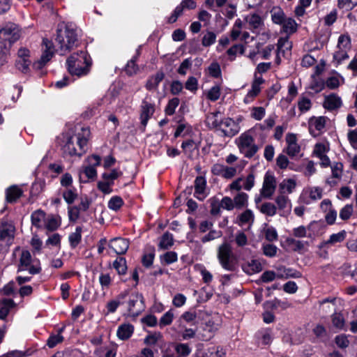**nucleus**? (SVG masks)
Masks as SVG:
<instances>
[{
    "mask_svg": "<svg viewBox=\"0 0 357 357\" xmlns=\"http://www.w3.org/2000/svg\"><path fill=\"white\" fill-rule=\"evenodd\" d=\"M276 189V179L269 172H266L263 181L262 188L260 190V195L263 198L270 199L275 193Z\"/></svg>",
    "mask_w": 357,
    "mask_h": 357,
    "instance_id": "obj_10",
    "label": "nucleus"
},
{
    "mask_svg": "<svg viewBox=\"0 0 357 357\" xmlns=\"http://www.w3.org/2000/svg\"><path fill=\"white\" fill-rule=\"evenodd\" d=\"M192 64V62L190 58L184 59L177 70L178 73L181 75H185L187 71L191 68Z\"/></svg>",
    "mask_w": 357,
    "mask_h": 357,
    "instance_id": "obj_60",
    "label": "nucleus"
},
{
    "mask_svg": "<svg viewBox=\"0 0 357 357\" xmlns=\"http://www.w3.org/2000/svg\"><path fill=\"white\" fill-rule=\"evenodd\" d=\"M89 133L88 128H83L82 132L68 138L63 147L64 152L70 155L81 156L86 151Z\"/></svg>",
    "mask_w": 357,
    "mask_h": 357,
    "instance_id": "obj_3",
    "label": "nucleus"
},
{
    "mask_svg": "<svg viewBox=\"0 0 357 357\" xmlns=\"http://www.w3.org/2000/svg\"><path fill=\"white\" fill-rule=\"evenodd\" d=\"M245 20L248 25V29L252 33H258L261 28L264 26V20L262 17L255 13H250L246 15Z\"/></svg>",
    "mask_w": 357,
    "mask_h": 357,
    "instance_id": "obj_13",
    "label": "nucleus"
},
{
    "mask_svg": "<svg viewBox=\"0 0 357 357\" xmlns=\"http://www.w3.org/2000/svg\"><path fill=\"white\" fill-rule=\"evenodd\" d=\"M122 293H127L125 300L127 303V310L128 315L132 317H137L145 309V305L143 296L138 292H130L124 291Z\"/></svg>",
    "mask_w": 357,
    "mask_h": 357,
    "instance_id": "obj_7",
    "label": "nucleus"
},
{
    "mask_svg": "<svg viewBox=\"0 0 357 357\" xmlns=\"http://www.w3.org/2000/svg\"><path fill=\"white\" fill-rule=\"evenodd\" d=\"M296 183L294 179H291V178L284 179L279 185L280 193L284 194V190H286V191L290 194L293 192V190L296 188Z\"/></svg>",
    "mask_w": 357,
    "mask_h": 357,
    "instance_id": "obj_38",
    "label": "nucleus"
},
{
    "mask_svg": "<svg viewBox=\"0 0 357 357\" xmlns=\"http://www.w3.org/2000/svg\"><path fill=\"white\" fill-rule=\"evenodd\" d=\"M265 238L267 241L272 242L278 240V235L276 229L273 227H269L264 230Z\"/></svg>",
    "mask_w": 357,
    "mask_h": 357,
    "instance_id": "obj_62",
    "label": "nucleus"
},
{
    "mask_svg": "<svg viewBox=\"0 0 357 357\" xmlns=\"http://www.w3.org/2000/svg\"><path fill=\"white\" fill-rule=\"evenodd\" d=\"M31 61L29 59H17L16 60V68L23 73H27L29 70V66Z\"/></svg>",
    "mask_w": 357,
    "mask_h": 357,
    "instance_id": "obj_47",
    "label": "nucleus"
},
{
    "mask_svg": "<svg viewBox=\"0 0 357 357\" xmlns=\"http://www.w3.org/2000/svg\"><path fill=\"white\" fill-rule=\"evenodd\" d=\"M234 207L241 209L248 205V195L245 192H238L233 199Z\"/></svg>",
    "mask_w": 357,
    "mask_h": 357,
    "instance_id": "obj_29",
    "label": "nucleus"
},
{
    "mask_svg": "<svg viewBox=\"0 0 357 357\" xmlns=\"http://www.w3.org/2000/svg\"><path fill=\"white\" fill-rule=\"evenodd\" d=\"M165 74L162 71H158L156 74L151 77L146 82V88L149 91L157 89L160 82L164 79Z\"/></svg>",
    "mask_w": 357,
    "mask_h": 357,
    "instance_id": "obj_24",
    "label": "nucleus"
},
{
    "mask_svg": "<svg viewBox=\"0 0 357 357\" xmlns=\"http://www.w3.org/2000/svg\"><path fill=\"white\" fill-rule=\"evenodd\" d=\"M43 43L45 45V50L43 52L40 59L33 64V68L37 70L41 69L54 55L51 42L47 39H43Z\"/></svg>",
    "mask_w": 357,
    "mask_h": 357,
    "instance_id": "obj_11",
    "label": "nucleus"
},
{
    "mask_svg": "<svg viewBox=\"0 0 357 357\" xmlns=\"http://www.w3.org/2000/svg\"><path fill=\"white\" fill-rule=\"evenodd\" d=\"M216 34L213 31H207L203 36L202 44L204 47H208L215 43Z\"/></svg>",
    "mask_w": 357,
    "mask_h": 357,
    "instance_id": "obj_49",
    "label": "nucleus"
},
{
    "mask_svg": "<svg viewBox=\"0 0 357 357\" xmlns=\"http://www.w3.org/2000/svg\"><path fill=\"white\" fill-rule=\"evenodd\" d=\"M174 245V238L173 235L166 231L164 233V234L162 236L161 239L159 243V247L162 250H167L170 248Z\"/></svg>",
    "mask_w": 357,
    "mask_h": 357,
    "instance_id": "obj_33",
    "label": "nucleus"
},
{
    "mask_svg": "<svg viewBox=\"0 0 357 357\" xmlns=\"http://www.w3.org/2000/svg\"><path fill=\"white\" fill-rule=\"evenodd\" d=\"M174 318V313L172 310L167 311L165 313L159 321V326L160 328H162L165 326L170 325L172 322Z\"/></svg>",
    "mask_w": 357,
    "mask_h": 357,
    "instance_id": "obj_55",
    "label": "nucleus"
},
{
    "mask_svg": "<svg viewBox=\"0 0 357 357\" xmlns=\"http://www.w3.org/2000/svg\"><path fill=\"white\" fill-rule=\"evenodd\" d=\"M82 227H77L75 231L71 233L68 236L70 246L71 248H75L82 240Z\"/></svg>",
    "mask_w": 357,
    "mask_h": 357,
    "instance_id": "obj_30",
    "label": "nucleus"
},
{
    "mask_svg": "<svg viewBox=\"0 0 357 357\" xmlns=\"http://www.w3.org/2000/svg\"><path fill=\"white\" fill-rule=\"evenodd\" d=\"M63 331V328H61L59 333L56 335H52L49 337L47 341V345L50 348H53L58 344L61 343L63 340V337L61 335V332Z\"/></svg>",
    "mask_w": 357,
    "mask_h": 357,
    "instance_id": "obj_44",
    "label": "nucleus"
},
{
    "mask_svg": "<svg viewBox=\"0 0 357 357\" xmlns=\"http://www.w3.org/2000/svg\"><path fill=\"white\" fill-rule=\"evenodd\" d=\"M279 271H281V273L284 275V278H299L301 277V273L297 271H293L291 268H286L284 266L279 267L278 268Z\"/></svg>",
    "mask_w": 357,
    "mask_h": 357,
    "instance_id": "obj_53",
    "label": "nucleus"
},
{
    "mask_svg": "<svg viewBox=\"0 0 357 357\" xmlns=\"http://www.w3.org/2000/svg\"><path fill=\"white\" fill-rule=\"evenodd\" d=\"M129 241L123 238L116 237L111 239L108 243L109 248L116 255H124L129 248Z\"/></svg>",
    "mask_w": 357,
    "mask_h": 357,
    "instance_id": "obj_12",
    "label": "nucleus"
},
{
    "mask_svg": "<svg viewBox=\"0 0 357 357\" xmlns=\"http://www.w3.org/2000/svg\"><path fill=\"white\" fill-rule=\"evenodd\" d=\"M218 130L224 136L232 137L240 132L241 128L238 123L228 117L220 120Z\"/></svg>",
    "mask_w": 357,
    "mask_h": 357,
    "instance_id": "obj_9",
    "label": "nucleus"
},
{
    "mask_svg": "<svg viewBox=\"0 0 357 357\" xmlns=\"http://www.w3.org/2000/svg\"><path fill=\"white\" fill-rule=\"evenodd\" d=\"M20 38V31L14 24H6L0 30V57L6 55L11 45Z\"/></svg>",
    "mask_w": 357,
    "mask_h": 357,
    "instance_id": "obj_4",
    "label": "nucleus"
},
{
    "mask_svg": "<svg viewBox=\"0 0 357 357\" xmlns=\"http://www.w3.org/2000/svg\"><path fill=\"white\" fill-rule=\"evenodd\" d=\"M123 204L121 197L114 196L112 197L108 202V208L113 211H118Z\"/></svg>",
    "mask_w": 357,
    "mask_h": 357,
    "instance_id": "obj_52",
    "label": "nucleus"
},
{
    "mask_svg": "<svg viewBox=\"0 0 357 357\" xmlns=\"http://www.w3.org/2000/svg\"><path fill=\"white\" fill-rule=\"evenodd\" d=\"M208 202L210 203V213L213 216L220 215L221 212V204L219 199L215 197L208 199Z\"/></svg>",
    "mask_w": 357,
    "mask_h": 357,
    "instance_id": "obj_43",
    "label": "nucleus"
},
{
    "mask_svg": "<svg viewBox=\"0 0 357 357\" xmlns=\"http://www.w3.org/2000/svg\"><path fill=\"white\" fill-rule=\"evenodd\" d=\"M161 259L164 261L167 264H170L177 261L178 255L176 252L174 251H169L167 252L162 256H161Z\"/></svg>",
    "mask_w": 357,
    "mask_h": 357,
    "instance_id": "obj_63",
    "label": "nucleus"
},
{
    "mask_svg": "<svg viewBox=\"0 0 357 357\" xmlns=\"http://www.w3.org/2000/svg\"><path fill=\"white\" fill-rule=\"evenodd\" d=\"M275 202L277 204V210L284 211L287 207L290 209L291 201L287 196L280 193L275 199Z\"/></svg>",
    "mask_w": 357,
    "mask_h": 357,
    "instance_id": "obj_28",
    "label": "nucleus"
},
{
    "mask_svg": "<svg viewBox=\"0 0 357 357\" xmlns=\"http://www.w3.org/2000/svg\"><path fill=\"white\" fill-rule=\"evenodd\" d=\"M99 282L102 289H107L112 284V278L109 273H102L99 276Z\"/></svg>",
    "mask_w": 357,
    "mask_h": 357,
    "instance_id": "obj_58",
    "label": "nucleus"
},
{
    "mask_svg": "<svg viewBox=\"0 0 357 357\" xmlns=\"http://www.w3.org/2000/svg\"><path fill=\"white\" fill-rule=\"evenodd\" d=\"M342 105V100L340 96L335 93H331L326 96L323 103V107L329 111L340 108Z\"/></svg>",
    "mask_w": 357,
    "mask_h": 357,
    "instance_id": "obj_16",
    "label": "nucleus"
},
{
    "mask_svg": "<svg viewBox=\"0 0 357 357\" xmlns=\"http://www.w3.org/2000/svg\"><path fill=\"white\" fill-rule=\"evenodd\" d=\"M241 267L243 271L248 275H253L262 270L261 262L257 259L246 261L242 264Z\"/></svg>",
    "mask_w": 357,
    "mask_h": 357,
    "instance_id": "obj_19",
    "label": "nucleus"
},
{
    "mask_svg": "<svg viewBox=\"0 0 357 357\" xmlns=\"http://www.w3.org/2000/svg\"><path fill=\"white\" fill-rule=\"evenodd\" d=\"M285 241L289 246H293L292 250L295 252H300L304 249L305 245H308L307 241L296 240L291 237L287 238Z\"/></svg>",
    "mask_w": 357,
    "mask_h": 357,
    "instance_id": "obj_34",
    "label": "nucleus"
},
{
    "mask_svg": "<svg viewBox=\"0 0 357 357\" xmlns=\"http://www.w3.org/2000/svg\"><path fill=\"white\" fill-rule=\"evenodd\" d=\"M257 208L261 213L267 216L272 217L277 213V206L271 202H264L260 206H257Z\"/></svg>",
    "mask_w": 357,
    "mask_h": 357,
    "instance_id": "obj_26",
    "label": "nucleus"
},
{
    "mask_svg": "<svg viewBox=\"0 0 357 357\" xmlns=\"http://www.w3.org/2000/svg\"><path fill=\"white\" fill-rule=\"evenodd\" d=\"M94 354L96 357H115L116 352L112 349L107 347H100L95 349Z\"/></svg>",
    "mask_w": 357,
    "mask_h": 357,
    "instance_id": "obj_41",
    "label": "nucleus"
},
{
    "mask_svg": "<svg viewBox=\"0 0 357 357\" xmlns=\"http://www.w3.org/2000/svg\"><path fill=\"white\" fill-rule=\"evenodd\" d=\"M155 111L154 105L146 100L142 104V112L140 115L141 123L145 128L149 119L153 114Z\"/></svg>",
    "mask_w": 357,
    "mask_h": 357,
    "instance_id": "obj_17",
    "label": "nucleus"
},
{
    "mask_svg": "<svg viewBox=\"0 0 357 357\" xmlns=\"http://www.w3.org/2000/svg\"><path fill=\"white\" fill-rule=\"evenodd\" d=\"M276 278H283L284 275L281 273V272L278 274H276L274 271H266L262 273L261 275V280L264 282H269L274 280Z\"/></svg>",
    "mask_w": 357,
    "mask_h": 357,
    "instance_id": "obj_48",
    "label": "nucleus"
},
{
    "mask_svg": "<svg viewBox=\"0 0 357 357\" xmlns=\"http://www.w3.org/2000/svg\"><path fill=\"white\" fill-rule=\"evenodd\" d=\"M333 326L337 330H342L345 326V319L341 312H335L331 315Z\"/></svg>",
    "mask_w": 357,
    "mask_h": 357,
    "instance_id": "obj_32",
    "label": "nucleus"
},
{
    "mask_svg": "<svg viewBox=\"0 0 357 357\" xmlns=\"http://www.w3.org/2000/svg\"><path fill=\"white\" fill-rule=\"evenodd\" d=\"M2 304L3 306L0 308V319H6L9 310L15 305V303L12 299H3Z\"/></svg>",
    "mask_w": 357,
    "mask_h": 357,
    "instance_id": "obj_39",
    "label": "nucleus"
},
{
    "mask_svg": "<svg viewBox=\"0 0 357 357\" xmlns=\"http://www.w3.org/2000/svg\"><path fill=\"white\" fill-rule=\"evenodd\" d=\"M127 293H121L119 294L115 299L109 301L107 305L106 308L107 310V313H114L116 312L118 307L124 303V301L126 298Z\"/></svg>",
    "mask_w": 357,
    "mask_h": 357,
    "instance_id": "obj_23",
    "label": "nucleus"
},
{
    "mask_svg": "<svg viewBox=\"0 0 357 357\" xmlns=\"http://www.w3.org/2000/svg\"><path fill=\"white\" fill-rule=\"evenodd\" d=\"M23 194L22 190L17 185H12L6 189V199L8 203L15 202Z\"/></svg>",
    "mask_w": 357,
    "mask_h": 357,
    "instance_id": "obj_21",
    "label": "nucleus"
},
{
    "mask_svg": "<svg viewBox=\"0 0 357 357\" xmlns=\"http://www.w3.org/2000/svg\"><path fill=\"white\" fill-rule=\"evenodd\" d=\"M309 197L312 201L321 199L322 197L323 190L319 187H311L307 190Z\"/></svg>",
    "mask_w": 357,
    "mask_h": 357,
    "instance_id": "obj_54",
    "label": "nucleus"
},
{
    "mask_svg": "<svg viewBox=\"0 0 357 357\" xmlns=\"http://www.w3.org/2000/svg\"><path fill=\"white\" fill-rule=\"evenodd\" d=\"M78 40L77 29L73 23L61 22L56 29V42L61 54L71 50Z\"/></svg>",
    "mask_w": 357,
    "mask_h": 357,
    "instance_id": "obj_1",
    "label": "nucleus"
},
{
    "mask_svg": "<svg viewBox=\"0 0 357 357\" xmlns=\"http://www.w3.org/2000/svg\"><path fill=\"white\" fill-rule=\"evenodd\" d=\"M240 225H245L247 223L252 224L255 220V215L250 209H246L238 216Z\"/></svg>",
    "mask_w": 357,
    "mask_h": 357,
    "instance_id": "obj_42",
    "label": "nucleus"
},
{
    "mask_svg": "<svg viewBox=\"0 0 357 357\" xmlns=\"http://www.w3.org/2000/svg\"><path fill=\"white\" fill-rule=\"evenodd\" d=\"M281 25L282 31L287 34H292L297 31L298 24L296 21L291 17L286 18Z\"/></svg>",
    "mask_w": 357,
    "mask_h": 357,
    "instance_id": "obj_27",
    "label": "nucleus"
},
{
    "mask_svg": "<svg viewBox=\"0 0 357 357\" xmlns=\"http://www.w3.org/2000/svg\"><path fill=\"white\" fill-rule=\"evenodd\" d=\"M217 257L221 266L226 271H233L235 269V256L231 245L225 242L220 245L217 250Z\"/></svg>",
    "mask_w": 357,
    "mask_h": 357,
    "instance_id": "obj_6",
    "label": "nucleus"
},
{
    "mask_svg": "<svg viewBox=\"0 0 357 357\" xmlns=\"http://www.w3.org/2000/svg\"><path fill=\"white\" fill-rule=\"evenodd\" d=\"M271 14L272 22L276 24L281 25L287 18L280 7H273L271 10Z\"/></svg>",
    "mask_w": 357,
    "mask_h": 357,
    "instance_id": "obj_25",
    "label": "nucleus"
},
{
    "mask_svg": "<svg viewBox=\"0 0 357 357\" xmlns=\"http://www.w3.org/2000/svg\"><path fill=\"white\" fill-rule=\"evenodd\" d=\"M179 99L178 98H174L171 99L166 108H165V112L168 115H172L175 112L176 108L178 107L179 104Z\"/></svg>",
    "mask_w": 357,
    "mask_h": 357,
    "instance_id": "obj_61",
    "label": "nucleus"
},
{
    "mask_svg": "<svg viewBox=\"0 0 357 357\" xmlns=\"http://www.w3.org/2000/svg\"><path fill=\"white\" fill-rule=\"evenodd\" d=\"M45 212L40 209L37 210V211H34L33 213H32V214H31V223L34 227H36L37 228H40L42 226L41 223L45 220Z\"/></svg>",
    "mask_w": 357,
    "mask_h": 357,
    "instance_id": "obj_35",
    "label": "nucleus"
},
{
    "mask_svg": "<svg viewBox=\"0 0 357 357\" xmlns=\"http://www.w3.org/2000/svg\"><path fill=\"white\" fill-rule=\"evenodd\" d=\"M60 225L61 218L54 215L49 216L45 222V228L50 231L56 230Z\"/></svg>",
    "mask_w": 357,
    "mask_h": 357,
    "instance_id": "obj_36",
    "label": "nucleus"
},
{
    "mask_svg": "<svg viewBox=\"0 0 357 357\" xmlns=\"http://www.w3.org/2000/svg\"><path fill=\"white\" fill-rule=\"evenodd\" d=\"M134 332V326L130 324H121L116 331L117 337L122 340L129 339Z\"/></svg>",
    "mask_w": 357,
    "mask_h": 357,
    "instance_id": "obj_22",
    "label": "nucleus"
},
{
    "mask_svg": "<svg viewBox=\"0 0 357 357\" xmlns=\"http://www.w3.org/2000/svg\"><path fill=\"white\" fill-rule=\"evenodd\" d=\"M63 197L68 204H71L77 197V194L75 189L70 188L63 192Z\"/></svg>",
    "mask_w": 357,
    "mask_h": 357,
    "instance_id": "obj_56",
    "label": "nucleus"
},
{
    "mask_svg": "<svg viewBox=\"0 0 357 357\" xmlns=\"http://www.w3.org/2000/svg\"><path fill=\"white\" fill-rule=\"evenodd\" d=\"M220 112L219 111L211 112L206 116V123L213 128L218 129L220 125V121L218 119V114Z\"/></svg>",
    "mask_w": 357,
    "mask_h": 357,
    "instance_id": "obj_40",
    "label": "nucleus"
},
{
    "mask_svg": "<svg viewBox=\"0 0 357 357\" xmlns=\"http://www.w3.org/2000/svg\"><path fill=\"white\" fill-rule=\"evenodd\" d=\"M287 148L286 153L291 158L297 155L301 151V146L297 143L296 135L294 133H288L286 135Z\"/></svg>",
    "mask_w": 357,
    "mask_h": 357,
    "instance_id": "obj_14",
    "label": "nucleus"
},
{
    "mask_svg": "<svg viewBox=\"0 0 357 357\" xmlns=\"http://www.w3.org/2000/svg\"><path fill=\"white\" fill-rule=\"evenodd\" d=\"M113 267L119 275H125L127 272V264L126 258L120 257L113 262Z\"/></svg>",
    "mask_w": 357,
    "mask_h": 357,
    "instance_id": "obj_37",
    "label": "nucleus"
},
{
    "mask_svg": "<svg viewBox=\"0 0 357 357\" xmlns=\"http://www.w3.org/2000/svg\"><path fill=\"white\" fill-rule=\"evenodd\" d=\"M264 82V79L262 77H257L255 75V79L252 83L251 89L249 90L247 95L244 98V102L248 104L252 101L255 97H256L261 91V84Z\"/></svg>",
    "mask_w": 357,
    "mask_h": 357,
    "instance_id": "obj_15",
    "label": "nucleus"
},
{
    "mask_svg": "<svg viewBox=\"0 0 357 357\" xmlns=\"http://www.w3.org/2000/svg\"><path fill=\"white\" fill-rule=\"evenodd\" d=\"M139 51L137 52V55L133 56L128 63L125 68V71L128 75H132L135 74L138 70V66L136 65V60L139 56Z\"/></svg>",
    "mask_w": 357,
    "mask_h": 357,
    "instance_id": "obj_45",
    "label": "nucleus"
},
{
    "mask_svg": "<svg viewBox=\"0 0 357 357\" xmlns=\"http://www.w3.org/2000/svg\"><path fill=\"white\" fill-rule=\"evenodd\" d=\"M345 237V233L344 231H341L337 234H333L330 236V238L328 241H325L321 244L320 248L327 244H333L338 242H342Z\"/></svg>",
    "mask_w": 357,
    "mask_h": 357,
    "instance_id": "obj_51",
    "label": "nucleus"
},
{
    "mask_svg": "<svg viewBox=\"0 0 357 357\" xmlns=\"http://www.w3.org/2000/svg\"><path fill=\"white\" fill-rule=\"evenodd\" d=\"M236 144L241 154L248 158H252L259 151L254 137L249 132H245L236 139Z\"/></svg>",
    "mask_w": 357,
    "mask_h": 357,
    "instance_id": "obj_5",
    "label": "nucleus"
},
{
    "mask_svg": "<svg viewBox=\"0 0 357 357\" xmlns=\"http://www.w3.org/2000/svg\"><path fill=\"white\" fill-rule=\"evenodd\" d=\"M68 72L72 75L78 77L86 75L91 66V59L88 54L84 51H80L70 55L67 59Z\"/></svg>",
    "mask_w": 357,
    "mask_h": 357,
    "instance_id": "obj_2",
    "label": "nucleus"
},
{
    "mask_svg": "<svg viewBox=\"0 0 357 357\" xmlns=\"http://www.w3.org/2000/svg\"><path fill=\"white\" fill-rule=\"evenodd\" d=\"M327 118L325 116H319L312 119L310 121V128L314 127L317 131L323 130L326 126Z\"/></svg>",
    "mask_w": 357,
    "mask_h": 357,
    "instance_id": "obj_46",
    "label": "nucleus"
},
{
    "mask_svg": "<svg viewBox=\"0 0 357 357\" xmlns=\"http://www.w3.org/2000/svg\"><path fill=\"white\" fill-rule=\"evenodd\" d=\"M312 106L311 101L309 98L303 97L298 102V109L301 112H307Z\"/></svg>",
    "mask_w": 357,
    "mask_h": 357,
    "instance_id": "obj_64",
    "label": "nucleus"
},
{
    "mask_svg": "<svg viewBox=\"0 0 357 357\" xmlns=\"http://www.w3.org/2000/svg\"><path fill=\"white\" fill-rule=\"evenodd\" d=\"M351 47V38L348 35H341L338 38L337 48L341 50H349Z\"/></svg>",
    "mask_w": 357,
    "mask_h": 357,
    "instance_id": "obj_50",
    "label": "nucleus"
},
{
    "mask_svg": "<svg viewBox=\"0 0 357 357\" xmlns=\"http://www.w3.org/2000/svg\"><path fill=\"white\" fill-rule=\"evenodd\" d=\"M31 264V253L28 250H23L20 259V266L18 271L26 270L27 267Z\"/></svg>",
    "mask_w": 357,
    "mask_h": 357,
    "instance_id": "obj_31",
    "label": "nucleus"
},
{
    "mask_svg": "<svg viewBox=\"0 0 357 357\" xmlns=\"http://www.w3.org/2000/svg\"><path fill=\"white\" fill-rule=\"evenodd\" d=\"M206 180L204 176H197L195 180V196L199 200L203 201L205 197V190Z\"/></svg>",
    "mask_w": 357,
    "mask_h": 357,
    "instance_id": "obj_18",
    "label": "nucleus"
},
{
    "mask_svg": "<svg viewBox=\"0 0 357 357\" xmlns=\"http://www.w3.org/2000/svg\"><path fill=\"white\" fill-rule=\"evenodd\" d=\"M208 74L214 78L221 76V69L218 63L213 62L208 68Z\"/></svg>",
    "mask_w": 357,
    "mask_h": 357,
    "instance_id": "obj_59",
    "label": "nucleus"
},
{
    "mask_svg": "<svg viewBox=\"0 0 357 357\" xmlns=\"http://www.w3.org/2000/svg\"><path fill=\"white\" fill-rule=\"evenodd\" d=\"M277 47V50L282 53L283 57H287L291 55L292 44L289 40L288 36L280 38L278 40Z\"/></svg>",
    "mask_w": 357,
    "mask_h": 357,
    "instance_id": "obj_20",
    "label": "nucleus"
},
{
    "mask_svg": "<svg viewBox=\"0 0 357 357\" xmlns=\"http://www.w3.org/2000/svg\"><path fill=\"white\" fill-rule=\"evenodd\" d=\"M222 235V233L220 230H215V229H211L210 231L204 236L201 241L202 243H205L206 242L213 241L214 239L218 238L221 237Z\"/></svg>",
    "mask_w": 357,
    "mask_h": 357,
    "instance_id": "obj_57",
    "label": "nucleus"
},
{
    "mask_svg": "<svg viewBox=\"0 0 357 357\" xmlns=\"http://www.w3.org/2000/svg\"><path fill=\"white\" fill-rule=\"evenodd\" d=\"M14 238V227L7 222L0 225V252H7Z\"/></svg>",
    "mask_w": 357,
    "mask_h": 357,
    "instance_id": "obj_8",
    "label": "nucleus"
}]
</instances>
